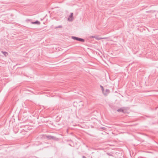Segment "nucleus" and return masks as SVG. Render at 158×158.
Wrapping results in <instances>:
<instances>
[{
  "label": "nucleus",
  "instance_id": "f257e3e1",
  "mask_svg": "<svg viewBox=\"0 0 158 158\" xmlns=\"http://www.w3.org/2000/svg\"><path fill=\"white\" fill-rule=\"evenodd\" d=\"M46 138L48 139H53L56 141H58L59 140L58 138H57L55 136H53L47 135Z\"/></svg>",
  "mask_w": 158,
  "mask_h": 158
},
{
  "label": "nucleus",
  "instance_id": "f03ea898",
  "mask_svg": "<svg viewBox=\"0 0 158 158\" xmlns=\"http://www.w3.org/2000/svg\"><path fill=\"white\" fill-rule=\"evenodd\" d=\"M102 92L104 95L107 96L110 93V90L109 89H106L105 90H104Z\"/></svg>",
  "mask_w": 158,
  "mask_h": 158
},
{
  "label": "nucleus",
  "instance_id": "7ed1b4c3",
  "mask_svg": "<svg viewBox=\"0 0 158 158\" xmlns=\"http://www.w3.org/2000/svg\"><path fill=\"white\" fill-rule=\"evenodd\" d=\"M73 13H71L70 15L69 16L68 19V20L69 21H72L73 20Z\"/></svg>",
  "mask_w": 158,
  "mask_h": 158
},
{
  "label": "nucleus",
  "instance_id": "20e7f679",
  "mask_svg": "<svg viewBox=\"0 0 158 158\" xmlns=\"http://www.w3.org/2000/svg\"><path fill=\"white\" fill-rule=\"evenodd\" d=\"M31 23L32 24H37L38 25H40V22L37 20L35 22H31Z\"/></svg>",
  "mask_w": 158,
  "mask_h": 158
},
{
  "label": "nucleus",
  "instance_id": "39448f33",
  "mask_svg": "<svg viewBox=\"0 0 158 158\" xmlns=\"http://www.w3.org/2000/svg\"><path fill=\"white\" fill-rule=\"evenodd\" d=\"M77 41L83 42L85 41V40L83 39L78 38Z\"/></svg>",
  "mask_w": 158,
  "mask_h": 158
},
{
  "label": "nucleus",
  "instance_id": "423d86ee",
  "mask_svg": "<svg viewBox=\"0 0 158 158\" xmlns=\"http://www.w3.org/2000/svg\"><path fill=\"white\" fill-rule=\"evenodd\" d=\"M117 111L119 112H123V113H125L124 110L122 108L118 109Z\"/></svg>",
  "mask_w": 158,
  "mask_h": 158
},
{
  "label": "nucleus",
  "instance_id": "0eeeda50",
  "mask_svg": "<svg viewBox=\"0 0 158 158\" xmlns=\"http://www.w3.org/2000/svg\"><path fill=\"white\" fill-rule=\"evenodd\" d=\"M2 52L3 54V55L5 56H7L8 54L7 52H4V51H2Z\"/></svg>",
  "mask_w": 158,
  "mask_h": 158
},
{
  "label": "nucleus",
  "instance_id": "6e6552de",
  "mask_svg": "<svg viewBox=\"0 0 158 158\" xmlns=\"http://www.w3.org/2000/svg\"><path fill=\"white\" fill-rule=\"evenodd\" d=\"M78 38V37H75V36H72L71 37V38L72 39H73V40H77Z\"/></svg>",
  "mask_w": 158,
  "mask_h": 158
},
{
  "label": "nucleus",
  "instance_id": "1a4fd4ad",
  "mask_svg": "<svg viewBox=\"0 0 158 158\" xmlns=\"http://www.w3.org/2000/svg\"><path fill=\"white\" fill-rule=\"evenodd\" d=\"M95 38L96 40H100L102 39V38H101L95 37Z\"/></svg>",
  "mask_w": 158,
  "mask_h": 158
},
{
  "label": "nucleus",
  "instance_id": "9d476101",
  "mask_svg": "<svg viewBox=\"0 0 158 158\" xmlns=\"http://www.w3.org/2000/svg\"><path fill=\"white\" fill-rule=\"evenodd\" d=\"M100 87L101 88V89L102 91L104 90V88H103V87L101 85H100Z\"/></svg>",
  "mask_w": 158,
  "mask_h": 158
},
{
  "label": "nucleus",
  "instance_id": "9b49d317",
  "mask_svg": "<svg viewBox=\"0 0 158 158\" xmlns=\"http://www.w3.org/2000/svg\"><path fill=\"white\" fill-rule=\"evenodd\" d=\"M61 27H62V26H61L60 25V26H58L57 27H56L55 28H61Z\"/></svg>",
  "mask_w": 158,
  "mask_h": 158
},
{
  "label": "nucleus",
  "instance_id": "f8f14e48",
  "mask_svg": "<svg viewBox=\"0 0 158 158\" xmlns=\"http://www.w3.org/2000/svg\"><path fill=\"white\" fill-rule=\"evenodd\" d=\"M107 154L109 156H111V154L109 153H107Z\"/></svg>",
  "mask_w": 158,
  "mask_h": 158
},
{
  "label": "nucleus",
  "instance_id": "ddd939ff",
  "mask_svg": "<svg viewBox=\"0 0 158 158\" xmlns=\"http://www.w3.org/2000/svg\"><path fill=\"white\" fill-rule=\"evenodd\" d=\"M90 37L92 38H95V37L94 36H91Z\"/></svg>",
  "mask_w": 158,
  "mask_h": 158
},
{
  "label": "nucleus",
  "instance_id": "4468645a",
  "mask_svg": "<svg viewBox=\"0 0 158 158\" xmlns=\"http://www.w3.org/2000/svg\"><path fill=\"white\" fill-rule=\"evenodd\" d=\"M82 158H86L85 156H83L82 157Z\"/></svg>",
  "mask_w": 158,
  "mask_h": 158
},
{
  "label": "nucleus",
  "instance_id": "2eb2a0df",
  "mask_svg": "<svg viewBox=\"0 0 158 158\" xmlns=\"http://www.w3.org/2000/svg\"><path fill=\"white\" fill-rule=\"evenodd\" d=\"M80 102L82 103V101H80Z\"/></svg>",
  "mask_w": 158,
  "mask_h": 158
}]
</instances>
